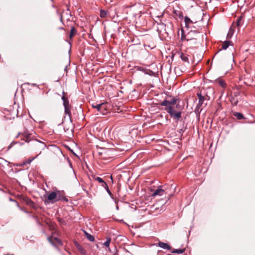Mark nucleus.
Returning <instances> with one entry per match:
<instances>
[{
    "instance_id": "obj_15",
    "label": "nucleus",
    "mask_w": 255,
    "mask_h": 255,
    "mask_svg": "<svg viewBox=\"0 0 255 255\" xmlns=\"http://www.w3.org/2000/svg\"><path fill=\"white\" fill-rule=\"evenodd\" d=\"M232 43L231 41L227 40L225 41L222 45L221 49L216 53V54L222 49L226 50Z\"/></svg>"
},
{
    "instance_id": "obj_25",
    "label": "nucleus",
    "mask_w": 255,
    "mask_h": 255,
    "mask_svg": "<svg viewBox=\"0 0 255 255\" xmlns=\"http://www.w3.org/2000/svg\"><path fill=\"white\" fill-rule=\"evenodd\" d=\"M181 31H182V34H181V40L182 41L186 40L187 42V33L185 35L184 33V30L182 29Z\"/></svg>"
},
{
    "instance_id": "obj_36",
    "label": "nucleus",
    "mask_w": 255,
    "mask_h": 255,
    "mask_svg": "<svg viewBox=\"0 0 255 255\" xmlns=\"http://www.w3.org/2000/svg\"><path fill=\"white\" fill-rule=\"evenodd\" d=\"M32 218H33V219H34L35 220H37V217L36 216H34V215H33V216H32Z\"/></svg>"
},
{
    "instance_id": "obj_18",
    "label": "nucleus",
    "mask_w": 255,
    "mask_h": 255,
    "mask_svg": "<svg viewBox=\"0 0 255 255\" xmlns=\"http://www.w3.org/2000/svg\"><path fill=\"white\" fill-rule=\"evenodd\" d=\"M180 56L183 61H184L185 62H187V63H189V59H188L187 55H186L183 53H181Z\"/></svg>"
},
{
    "instance_id": "obj_27",
    "label": "nucleus",
    "mask_w": 255,
    "mask_h": 255,
    "mask_svg": "<svg viewBox=\"0 0 255 255\" xmlns=\"http://www.w3.org/2000/svg\"><path fill=\"white\" fill-rule=\"evenodd\" d=\"M231 102L233 105L236 106L238 104V100L234 97H233L231 100Z\"/></svg>"
},
{
    "instance_id": "obj_24",
    "label": "nucleus",
    "mask_w": 255,
    "mask_h": 255,
    "mask_svg": "<svg viewBox=\"0 0 255 255\" xmlns=\"http://www.w3.org/2000/svg\"><path fill=\"white\" fill-rule=\"evenodd\" d=\"M234 116L236 117L238 120H242L245 119L244 115L240 113H235L234 114Z\"/></svg>"
},
{
    "instance_id": "obj_4",
    "label": "nucleus",
    "mask_w": 255,
    "mask_h": 255,
    "mask_svg": "<svg viewBox=\"0 0 255 255\" xmlns=\"http://www.w3.org/2000/svg\"><path fill=\"white\" fill-rule=\"evenodd\" d=\"M64 92H63V96L61 98L63 101V104L64 107V112L66 115H67L69 118H70L71 116V112L69 106V100L68 98L64 96Z\"/></svg>"
},
{
    "instance_id": "obj_11",
    "label": "nucleus",
    "mask_w": 255,
    "mask_h": 255,
    "mask_svg": "<svg viewBox=\"0 0 255 255\" xmlns=\"http://www.w3.org/2000/svg\"><path fill=\"white\" fill-rule=\"evenodd\" d=\"M157 246H158L159 247L162 248L163 249H165V250H170L172 248L167 243H163L162 242H159L157 243Z\"/></svg>"
},
{
    "instance_id": "obj_13",
    "label": "nucleus",
    "mask_w": 255,
    "mask_h": 255,
    "mask_svg": "<svg viewBox=\"0 0 255 255\" xmlns=\"http://www.w3.org/2000/svg\"><path fill=\"white\" fill-rule=\"evenodd\" d=\"M69 118H70V123L69 125L68 126V127H64V130L65 132H67L69 130H70L71 133H72V132H73L74 128H73V127L72 124L71 118L70 117Z\"/></svg>"
},
{
    "instance_id": "obj_10",
    "label": "nucleus",
    "mask_w": 255,
    "mask_h": 255,
    "mask_svg": "<svg viewBox=\"0 0 255 255\" xmlns=\"http://www.w3.org/2000/svg\"><path fill=\"white\" fill-rule=\"evenodd\" d=\"M56 192V200L57 202L59 201H65L66 202L68 201V199L65 196H64L62 194L60 191H57Z\"/></svg>"
},
{
    "instance_id": "obj_3",
    "label": "nucleus",
    "mask_w": 255,
    "mask_h": 255,
    "mask_svg": "<svg viewBox=\"0 0 255 255\" xmlns=\"http://www.w3.org/2000/svg\"><path fill=\"white\" fill-rule=\"evenodd\" d=\"M200 32V30L199 28L197 30L190 29L187 32V45H195L196 44V39Z\"/></svg>"
},
{
    "instance_id": "obj_14",
    "label": "nucleus",
    "mask_w": 255,
    "mask_h": 255,
    "mask_svg": "<svg viewBox=\"0 0 255 255\" xmlns=\"http://www.w3.org/2000/svg\"><path fill=\"white\" fill-rule=\"evenodd\" d=\"M184 22L185 27L187 28H188L191 25H193L192 20L187 16L185 17Z\"/></svg>"
},
{
    "instance_id": "obj_38",
    "label": "nucleus",
    "mask_w": 255,
    "mask_h": 255,
    "mask_svg": "<svg viewBox=\"0 0 255 255\" xmlns=\"http://www.w3.org/2000/svg\"><path fill=\"white\" fill-rule=\"evenodd\" d=\"M59 220V221L60 222H62V219H59V220Z\"/></svg>"
},
{
    "instance_id": "obj_40",
    "label": "nucleus",
    "mask_w": 255,
    "mask_h": 255,
    "mask_svg": "<svg viewBox=\"0 0 255 255\" xmlns=\"http://www.w3.org/2000/svg\"><path fill=\"white\" fill-rule=\"evenodd\" d=\"M111 180H113V178H112V176H111Z\"/></svg>"
},
{
    "instance_id": "obj_6",
    "label": "nucleus",
    "mask_w": 255,
    "mask_h": 255,
    "mask_svg": "<svg viewBox=\"0 0 255 255\" xmlns=\"http://www.w3.org/2000/svg\"><path fill=\"white\" fill-rule=\"evenodd\" d=\"M56 192H52L49 194H48L47 196V199L44 201L45 204L47 205V204L54 203L57 202L56 200Z\"/></svg>"
},
{
    "instance_id": "obj_28",
    "label": "nucleus",
    "mask_w": 255,
    "mask_h": 255,
    "mask_svg": "<svg viewBox=\"0 0 255 255\" xmlns=\"http://www.w3.org/2000/svg\"><path fill=\"white\" fill-rule=\"evenodd\" d=\"M34 158H35V157H33L31 159L29 158V159L26 160L24 162H23V165L30 164L34 159Z\"/></svg>"
},
{
    "instance_id": "obj_2",
    "label": "nucleus",
    "mask_w": 255,
    "mask_h": 255,
    "mask_svg": "<svg viewBox=\"0 0 255 255\" xmlns=\"http://www.w3.org/2000/svg\"><path fill=\"white\" fill-rule=\"evenodd\" d=\"M164 110L171 118L177 120H179L181 118L182 108L179 104L172 107L170 106L165 107Z\"/></svg>"
},
{
    "instance_id": "obj_7",
    "label": "nucleus",
    "mask_w": 255,
    "mask_h": 255,
    "mask_svg": "<svg viewBox=\"0 0 255 255\" xmlns=\"http://www.w3.org/2000/svg\"><path fill=\"white\" fill-rule=\"evenodd\" d=\"M165 193H166L165 189H163L161 187H158L152 193V196H162Z\"/></svg>"
},
{
    "instance_id": "obj_16",
    "label": "nucleus",
    "mask_w": 255,
    "mask_h": 255,
    "mask_svg": "<svg viewBox=\"0 0 255 255\" xmlns=\"http://www.w3.org/2000/svg\"><path fill=\"white\" fill-rule=\"evenodd\" d=\"M95 179L100 183L103 187L105 188L108 186L107 183L105 182L102 178L100 177H96L95 178Z\"/></svg>"
},
{
    "instance_id": "obj_9",
    "label": "nucleus",
    "mask_w": 255,
    "mask_h": 255,
    "mask_svg": "<svg viewBox=\"0 0 255 255\" xmlns=\"http://www.w3.org/2000/svg\"><path fill=\"white\" fill-rule=\"evenodd\" d=\"M197 95L199 98V102L197 105V108L200 109L202 105H203L204 101L205 100V98L204 96L202 95L201 93H198Z\"/></svg>"
},
{
    "instance_id": "obj_19",
    "label": "nucleus",
    "mask_w": 255,
    "mask_h": 255,
    "mask_svg": "<svg viewBox=\"0 0 255 255\" xmlns=\"http://www.w3.org/2000/svg\"><path fill=\"white\" fill-rule=\"evenodd\" d=\"M77 249L82 255H87L86 250L82 247V246L78 247Z\"/></svg>"
},
{
    "instance_id": "obj_12",
    "label": "nucleus",
    "mask_w": 255,
    "mask_h": 255,
    "mask_svg": "<svg viewBox=\"0 0 255 255\" xmlns=\"http://www.w3.org/2000/svg\"><path fill=\"white\" fill-rule=\"evenodd\" d=\"M235 29V25L234 23H233L232 25H231V26L230 27L229 31L227 35V38L228 39H230L232 37V36L234 33Z\"/></svg>"
},
{
    "instance_id": "obj_34",
    "label": "nucleus",
    "mask_w": 255,
    "mask_h": 255,
    "mask_svg": "<svg viewBox=\"0 0 255 255\" xmlns=\"http://www.w3.org/2000/svg\"><path fill=\"white\" fill-rule=\"evenodd\" d=\"M55 240H56L57 243H59V244H61V241L59 239L55 238Z\"/></svg>"
},
{
    "instance_id": "obj_39",
    "label": "nucleus",
    "mask_w": 255,
    "mask_h": 255,
    "mask_svg": "<svg viewBox=\"0 0 255 255\" xmlns=\"http://www.w3.org/2000/svg\"><path fill=\"white\" fill-rule=\"evenodd\" d=\"M59 29H63V28L62 27H60Z\"/></svg>"
},
{
    "instance_id": "obj_17",
    "label": "nucleus",
    "mask_w": 255,
    "mask_h": 255,
    "mask_svg": "<svg viewBox=\"0 0 255 255\" xmlns=\"http://www.w3.org/2000/svg\"><path fill=\"white\" fill-rule=\"evenodd\" d=\"M235 25V27L237 26L238 28H240L241 25L243 24V17L240 16V17H238L237 19V21L236 22V23H234Z\"/></svg>"
},
{
    "instance_id": "obj_21",
    "label": "nucleus",
    "mask_w": 255,
    "mask_h": 255,
    "mask_svg": "<svg viewBox=\"0 0 255 255\" xmlns=\"http://www.w3.org/2000/svg\"><path fill=\"white\" fill-rule=\"evenodd\" d=\"M77 33V30L76 28L74 27H72L70 30V33L69 34V37L70 38H72L73 36L75 35Z\"/></svg>"
},
{
    "instance_id": "obj_30",
    "label": "nucleus",
    "mask_w": 255,
    "mask_h": 255,
    "mask_svg": "<svg viewBox=\"0 0 255 255\" xmlns=\"http://www.w3.org/2000/svg\"><path fill=\"white\" fill-rule=\"evenodd\" d=\"M107 191V192H108V194L110 196V197L113 199L114 198L113 197V194L112 193V192L110 191L109 188V187L108 186H107V187H105L104 188Z\"/></svg>"
},
{
    "instance_id": "obj_20",
    "label": "nucleus",
    "mask_w": 255,
    "mask_h": 255,
    "mask_svg": "<svg viewBox=\"0 0 255 255\" xmlns=\"http://www.w3.org/2000/svg\"><path fill=\"white\" fill-rule=\"evenodd\" d=\"M185 249H173L171 251V253L173 254H181L185 252Z\"/></svg>"
},
{
    "instance_id": "obj_8",
    "label": "nucleus",
    "mask_w": 255,
    "mask_h": 255,
    "mask_svg": "<svg viewBox=\"0 0 255 255\" xmlns=\"http://www.w3.org/2000/svg\"><path fill=\"white\" fill-rule=\"evenodd\" d=\"M105 105L104 103H101L100 104H92V107L96 109L97 111L101 113H103L104 110H106V108L104 107Z\"/></svg>"
},
{
    "instance_id": "obj_35",
    "label": "nucleus",
    "mask_w": 255,
    "mask_h": 255,
    "mask_svg": "<svg viewBox=\"0 0 255 255\" xmlns=\"http://www.w3.org/2000/svg\"><path fill=\"white\" fill-rule=\"evenodd\" d=\"M13 145V143H11L8 147V150H9Z\"/></svg>"
},
{
    "instance_id": "obj_32",
    "label": "nucleus",
    "mask_w": 255,
    "mask_h": 255,
    "mask_svg": "<svg viewBox=\"0 0 255 255\" xmlns=\"http://www.w3.org/2000/svg\"><path fill=\"white\" fill-rule=\"evenodd\" d=\"M188 28H191V29H192V30H197L198 28H199L200 30V27L196 28L195 26H194L192 25L190 26V27Z\"/></svg>"
},
{
    "instance_id": "obj_23",
    "label": "nucleus",
    "mask_w": 255,
    "mask_h": 255,
    "mask_svg": "<svg viewBox=\"0 0 255 255\" xmlns=\"http://www.w3.org/2000/svg\"><path fill=\"white\" fill-rule=\"evenodd\" d=\"M107 11L103 9H101L100 11V16L101 18H105L107 15Z\"/></svg>"
},
{
    "instance_id": "obj_1",
    "label": "nucleus",
    "mask_w": 255,
    "mask_h": 255,
    "mask_svg": "<svg viewBox=\"0 0 255 255\" xmlns=\"http://www.w3.org/2000/svg\"><path fill=\"white\" fill-rule=\"evenodd\" d=\"M31 136V133H28L27 131L22 133V139L24 140L25 142L29 143V145L32 150L40 154L42 150L45 148L46 145L38 139L32 138Z\"/></svg>"
},
{
    "instance_id": "obj_37",
    "label": "nucleus",
    "mask_w": 255,
    "mask_h": 255,
    "mask_svg": "<svg viewBox=\"0 0 255 255\" xmlns=\"http://www.w3.org/2000/svg\"><path fill=\"white\" fill-rule=\"evenodd\" d=\"M160 25H164V26H165V25L163 23H162V22H161V23H160Z\"/></svg>"
},
{
    "instance_id": "obj_33",
    "label": "nucleus",
    "mask_w": 255,
    "mask_h": 255,
    "mask_svg": "<svg viewBox=\"0 0 255 255\" xmlns=\"http://www.w3.org/2000/svg\"><path fill=\"white\" fill-rule=\"evenodd\" d=\"M74 244L77 249L78 248V247L81 246V245H80L77 241L75 242Z\"/></svg>"
},
{
    "instance_id": "obj_5",
    "label": "nucleus",
    "mask_w": 255,
    "mask_h": 255,
    "mask_svg": "<svg viewBox=\"0 0 255 255\" xmlns=\"http://www.w3.org/2000/svg\"><path fill=\"white\" fill-rule=\"evenodd\" d=\"M179 100V99L176 98V97H173V98L171 99V100H163L162 102H161L159 105L160 106H164V107H166V106H170L171 107L172 106H176V105H178V104H177V101Z\"/></svg>"
},
{
    "instance_id": "obj_41",
    "label": "nucleus",
    "mask_w": 255,
    "mask_h": 255,
    "mask_svg": "<svg viewBox=\"0 0 255 255\" xmlns=\"http://www.w3.org/2000/svg\"><path fill=\"white\" fill-rule=\"evenodd\" d=\"M24 212H25V213H28V212H27V211H25Z\"/></svg>"
},
{
    "instance_id": "obj_29",
    "label": "nucleus",
    "mask_w": 255,
    "mask_h": 255,
    "mask_svg": "<svg viewBox=\"0 0 255 255\" xmlns=\"http://www.w3.org/2000/svg\"><path fill=\"white\" fill-rule=\"evenodd\" d=\"M26 203L27 205L32 207H33L34 205V203L30 199H27Z\"/></svg>"
},
{
    "instance_id": "obj_22",
    "label": "nucleus",
    "mask_w": 255,
    "mask_h": 255,
    "mask_svg": "<svg viewBox=\"0 0 255 255\" xmlns=\"http://www.w3.org/2000/svg\"><path fill=\"white\" fill-rule=\"evenodd\" d=\"M85 235H86V237L87 238V239L91 241V242H94V240H95V238L93 236H92V235L90 234H88L87 233V232H85Z\"/></svg>"
},
{
    "instance_id": "obj_31",
    "label": "nucleus",
    "mask_w": 255,
    "mask_h": 255,
    "mask_svg": "<svg viewBox=\"0 0 255 255\" xmlns=\"http://www.w3.org/2000/svg\"><path fill=\"white\" fill-rule=\"evenodd\" d=\"M218 82H219V85H220L221 87H225V86L226 84H225V81H224L222 80H219Z\"/></svg>"
},
{
    "instance_id": "obj_26",
    "label": "nucleus",
    "mask_w": 255,
    "mask_h": 255,
    "mask_svg": "<svg viewBox=\"0 0 255 255\" xmlns=\"http://www.w3.org/2000/svg\"><path fill=\"white\" fill-rule=\"evenodd\" d=\"M111 238H107V240L104 243V245L106 247H108V248H109V246H110V244L111 243ZM110 249L109 248V251H110Z\"/></svg>"
}]
</instances>
